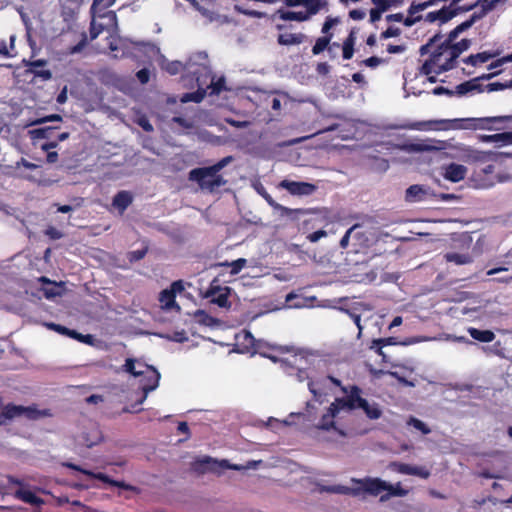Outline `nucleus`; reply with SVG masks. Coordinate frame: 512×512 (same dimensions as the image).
<instances>
[{
    "instance_id": "obj_41",
    "label": "nucleus",
    "mask_w": 512,
    "mask_h": 512,
    "mask_svg": "<svg viewBox=\"0 0 512 512\" xmlns=\"http://www.w3.org/2000/svg\"><path fill=\"white\" fill-rule=\"evenodd\" d=\"M221 266H227V267H231V271L230 273L232 275H236L238 274L246 265V259L244 258H239L237 260H234L232 261L231 263H228V262H224V263H221L220 264Z\"/></svg>"
},
{
    "instance_id": "obj_6",
    "label": "nucleus",
    "mask_w": 512,
    "mask_h": 512,
    "mask_svg": "<svg viewBox=\"0 0 512 512\" xmlns=\"http://www.w3.org/2000/svg\"><path fill=\"white\" fill-rule=\"evenodd\" d=\"M193 467L195 471H198L200 473H219L222 469H232L240 471L245 468L244 466L241 465L230 464L228 460L217 461L208 456L204 457L203 459L195 461Z\"/></svg>"
},
{
    "instance_id": "obj_39",
    "label": "nucleus",
    "mask_w": 512,
    "mask_h": 512,
    "mask_svg": "<svg viewBox=\"0 0 512 512\" xmlns=\"http://www.w3.org/2000/svg\"><path fill=\"white\" fill-rule=\"evenodd\" d=\"M162 68L168 72L170 75H177L182 70H184V65L181 61H167L165 65H162Z\"/></svg>"
},
{
    "instance_id": "obj_7",
    "label": "nucleus",
    "mask_w": 512,
    "mask_h": 512,
    "mask_svg": "<svg viewBox=\"0 0 512 512\" xmlns=\"http://www.w3.org/2000/svg\"><path fill=\"white\" fill-rule=\"evenodd\" d=\"M144 368L143 374L140 375L142 379L141 382V389L143 392L142 397L137 401L138 404H142L145 399L147 398V395L149 392L155 390L159 385L160 380V373L156 368L153 366L147 365V364H139Z\"/></svg>"
},
{
    "instance_id": "obj_28",
    "label": "nucleus",
    "mask_w": 512,
    "mask_h": 512,
    "mask_svg": "<svg viewBox=\"0 0 512 512\" xmlns=\"http://www.w3.org/2000/svg\"><path fill=\"white\" fill-rule=\"evenodd\" d=\"M303 6L306 8L303 13L308 21L313 15H316L327 6V0H304Z\"/></svg>"
},
{
    "instance_id": "obj_30",
    "label": "nucleus",
    "mask_w": 512,
    "mask_h": 512,
    "mask_svg": "<svg viewBox=\"0 0 512 512\" xmlns=\"http://www.w3.org/2000/svg\"><path fill=\"white\" fill-rule=\"evenodd\" d=\"M469 335L479 342L489 343L495 339V334L491 330H480L474 327L468 328Z\"/></svg>"
},
{
    "instance_id": "obj_17",
    "label": "nucleus",
    "mask_w": 512,
    "mask_h": 512,
    "mask_svg": "<svg viewBox=\"0 0 512 512\" xmlns=\"http://www.w3.org/2000/svg\"><path fill=\"white\" fill-rule=\"evenodd\" d=\"M16 35L12 34L7 39H0V59H9L17 56Z\"/></svg>"
},
{
    "instance_id": "obj_64",
    "label": "nucleus",
    "mask_w": 512,
    "mask_h": 512,
    "mask_svg": "<svg viewBox=\"0 0 512 512\" xmlns=\"http://www.w3.org/2000/svg\"><path fill=\"white\" fill-rule=\"evenodd\" d=\"M511 61H512V56H508V55H507V56H505V57H502V58L497 59L496 61H494V62L490 63V64L488 65V69H489V70L495 69V68H497V67H499V66L503 65L504 63H506V62H511Z\"/></svg>"
},
{
    "instance_id": "obj_26",
    "label": "nucleus",
    "mask_w": 512,
    "mask_h": 512,
    "mask_svg": "<svg viewBox=\"0 0 512 512\" xmlns=\"http://www.w3.org/2000/svg\"><path fill=\"white\" fill-rule=\"evenodd\" d=\"M273 18H278L282 21H296V22L307 21L303 11H290V10H285L283 8L278 9L274 13Z\"/></svg>"
},
{
    "instance_id": "obj_21",
    "label": "nucleus",
    "mask_w": 512,
    "mask_h": 512,
    "mask_svg": "<svg viewBox=\"0 0 512 512\" xmlns=\"http://www.w3.org/2000/svg\"><path fill=\"white\" fill-rule=\"evenodd\" d=\"M306 40V35L299 33H280L277 36V43L281 46L300 45Z\"/></svg>"
},
{
    "instance_id": "obj_12",
    "label": "nucleus",
    "mask_w": 512,
    "mask_h": 512,
    "mask_svg": "<svg viewBox=\"0 0 512 512\" xmlns=\"http://www.w3.org/2000/svg\"><path fill=\"white\" fill-rule=\"evenodd\" d=\"M189 180L197 182L201 189H205L210 192H213L216 188L222 187L227 183V180H225L219 173H216L214 176L206 175L204 178L198 180L192 175V170L189 172Z\"/></svg>"
},
{
    "instance_id": "obj_45",
    "label": "nucleus",
    "mask_w": 512,
    "mask_h": 512,
    "mask_svg": "<svg viewBox=\"0 0 512 512\" xmlns=\"http://www.w3.org/2000/svg\"><path fill=\"white\" fill-rule=\"evenodd\" d=\"M308 388H309V391L313 394L314 396V399L318 402H322L323 401V397L326 396V393L323 392L319 387H318V383L317 382H314V381H310L308 383Z\"/></svg>"
},
{
    "instance_id": "obj_40",
    "label": "nucleus",
    "mask_w": 512,
    "mask_h": 512,
    "mask_svg": "<svg viewBox=\"0 0 512 512\" xmlns=\"http://www.w3.org/2000/svg\"><path fill=\"white\" fill-rule=\"evenodd\" d=\"M137 360L133 358H127L125 364L123 365V370L134 377H140L143 374V370H137L136 367Z\"/></svg>"
},
{
    "instance_id": "obj_52",
    "label": "nucleus",
    "mask_w": 512,
    "mask_h": 512,
    "mask_svg": "<svg viewBox=\"0 0 512 512\" xmlns=\"http://www.w3.org/2000/svg\"><path fill=\"white\" fill-rule=\"evenodd\" d=\"M430 471L422 466H413L411 475L418 476L423 479H427L430 476Z\"/></svg>"
},
{
    "instance_id": "obj_51",
    "label": "nucleus",
    "mask_w": 512,
    "mask_h": 512,
    "mask_svg": "<svg viewBox=\"0 0 512 512\" xmlns=\"http://www.w3.org/2000/svg\"><path fill=\"white\" fill-rule=\"evenodd\" d=\"M484 88H485V91H487V92H494V91L504 90L506 88H509V86H508V82H504V83L493 82V83L484 85Z\"/></svg>"
},
{
    "instance_id": "obj_8",
    "label": "nucleus",
    "mask_w": 512,
    "mask_h": 512,
    "mask_svg": "<svg viewBox=\"0 0 512 512\" xmlns=\"http://www.w3.org/2000/svg\"><path fill=\"white\" fill-rule=\"evenodd\" d=\"M183 290L184 284L182 280L174 281L169 288L162 290L158 298L161 308L164 310L175 309L180 311V305L176 302V294L181 293Z\"/></svg>"
},
{
    "instance_id": "obj_15",
    "label": "nucleus",
    "mask_w": 512,
    "mask_h": 512,
    "mask_svg": "<svg viewBox=\"0 0 512 512\" xmlns=\"http://www.w3.org/2000/svg\"><path fill=\"white\" fill-rule=\"evenodd\" d=\"M456 17L455 11L452 10L451 5L444 6L437 11H431L424 17V21L428 23L439 22L440 25L449 22L451 19Z\"/></svg>"
},
{
    "instance_id": "obj_62",
    "label": "nucleus",
    "mask_w": 512,
    "mask_h": 512,
    "mask_svg": "<svg viewBox=\"0 0 512 512\" xmlns=\"http://www.w3.org/2000/svg\"><path fill=\"white\" fill-rule=\"evenodd\" d=\"M372 3L376 6V9H379L383 12L388 10L391 7V0H371Z\"/></svg>"
},
{
    "instance_id": "obj_4",
    "label": "nucleus",
    "mask_w": 512,
    "mask_h": 512,
    "mask_svg": "<svg viewBox=\"0 0 512 512\" xmlns=\"http://www.w3.org/2000/svg\"><path fill=\"white\" fill-rule=\"evenodd\" d=\"M512 120V116L463 118L449 120V128L452 129H472V130H493L494 124L503 123Z\"/></svg>"
},
{
    "instance_id": "obj_13",
    "label": "nucleus",
    "mask_w": 512,
    "mask_h": 512,
    "mask_svg": "<svg viewBox=\"0 0 512 512\" xmlns=\"http://www.w3.org/2000/svg\"><path fill=\"white\" fill-rule=\"evenodd\" d=\"M472 44V41L470 39H462L459 42L451 41L450 43H447V37L444 39V46L443 48H448V54L449 59L446 64H452L453 61L457 60L460 55L467 51Z\"/></svg>"
},
{
    "instance_id": "obj_11",
    "label": "nucleus",
    "mask_w": 512,
    "mask_h": 512,
    "mask_svg": "<svg viewBox=\"0 0 512 512\" xmlns=\"http://www.w3.org/2000/svg\"><path fill=\"white\" fill-rule=\"evenodd\" d=\"M280 187L286 189L290 194L298 196L311 195L317 189L314 184L287 179L280 182Z\"/></svg>"
},
{
    "instance_id": "obj_19",
    "label": "nucleus",
    "mask_w": 512,
    "mask_h": 512,
    "mask_svg": "<svg viewBox=\"0 0 512 512\" xmlns=\"http://www.w3.org/2000/svg\"><path fill=\"white\" fill-rule=\"evenodd\" d=\"M46 327H48L49 329L53 330V331H56L62 335H67V336H70L71 338L73 339H77L81 342H84V343H90L91 342V335H82L80 333H78L76 330H71L65 326H62L60 324H56V323H46L45 324Z\"/></svg>"
},
{
    "instance_id": "obj_42",
    "label": "nucleus",
    "mask_w": 512,
    "mask_h": 512,
    "mask_svg": "<svg viewBox=\"0 0 512 512\" xmlns=\"http://www.w3.org/2000/svg\"><path fill=\"white\" fill-rule=\"evenodd\" d=\"M433 6V2L427 0L421 3H415L413 2L410 7L408 8V14L409 15H415L418 12L424 11L428 7Z\"/></svg>"
},
{
    "instance_id": "obj_35",
    "label": "nucleus",
    "mask_w": 512,
    "mask_h": 512,
    "mask_svg": "<svg viewBox=\"0 0 512 512\" xmlns=\"http://www.w3.org/2000/svg\"><path fill=\"white\" fill-rule=\"evenodd\" d=\"M445 259L448 262H453L457 265L468 264L472 261L471 256L468 254H460V253H447L445 255Z\"/></svg>"
},
{
    "instance_id": "obj_61",
    "label": "nucleus",
    "mask_w": 512,
    "mask_h": 512,
    "mask_svg": "<svg viewBox=\"0 0 512 512\" xmlns=\"http://www.w3.org/2000/svg\"><path fill=\"white\" fill-rule=\"evenodd\" d=\"M327 236V232L323 229H320V230H317L313 233H310L308 236H307V239L312 242V243H315L317 241H319L321 238L323 237H326Z\"/></svg>"
},
{
    "instance_id": "obj_36",
    "label": "nucleus",
    "mask_w": 512,
    "mask_h": 512,
    "mask_svg": "<svg viewBox=\"0 0 512 512\" xmlns=\"http://www.w3.org/2000/svg\"><path fill=\"white\" fill-rule=\"evenodd\" d=\"M332 37H333V34H329V35L318 38L316 40L314 46L312 47V53L314 55H318V54L322 53L329 45Z\"/></svg>"
},
{
    "instance_id": "obj_46",
    "label": "nucleus",
    "mask_w": 512,
    "mask_h": 512,
    "mask_svg": "<svg viewBox=\"0 0 512 512\" xmlns=\"http://www.w3.org/2000/svg\"><path fill=\"white\" fill-rule=\"evenodd\" d=\"M339 22H340L339 18H333V17L328 16L326 18L325 22L323 23L321 32L324 34V36L332 34L330 32V30L332 29L333 26L337 25Z\"/></svg>"
},
{
    "instance_id": "obj_57",
    "label": "nucleus",
    "mask_w": 512,
    "mask_h": 512,
    "mask_svg": "<svg viewBox=\"0 0 512 512\" xmlns=\"http://www.w3.org/2000/svg\"><path fill=\"white\" fill-rule=\"evenodd\" d=\"M172 121L185 129H192L194 127V124L192 121H189L181 116L173 117Z\"/></svg>"
},
{
    "instance_id": "obj_22",
    "label": "nucleus",
    "mask_w": 512,
    "mask_h": 512,
    "mask_svg": "<svg viewBox=\"0 0 512 512\" xmlns=\"http://www.w3.org/2000/svg\"><path fill=\"white\" fill-rule=\"evenodd\" d=\"M387 489V482L379 478H368L363 482V490L373 496Z\"/></svg>"
},
{
    "instance_id": "obj_63",
    "label": "nucleus",
    "mask_w": 512,
    "mask_h": 512,
    "mask_svg": "<svg viewBox=\"0 0 512 512\" xmlns=\"http://www.w3.org/2000/svg\"><path fill=\"white\" fill-rule=\"evenodd\" d=\"M354 55V46L343 43L342 57L345 60H350Z\"/></svg>"
},
{
    "instance_id": "obj_58",
    "label": "nucleus",
    "mask_w": 512,
    "mask_h": 512,
    "mask_svg": "<svg viewBox=\"0 0 512 512\" xmlns=\"http://www.w3.org/2000/svg\"><path fill=\"white\" fill-rule=\"evenodd\" d=\"M383 62V59L377 57V56H371L365 60H363L361 63L367 67L370 68H376L378 65H380Z\"/></svg>"
},
{
    "instance_id": "obj_50",
    "label": "nucleus",
    "mask_w": 512,
    "mask_h": 512,
    "mask_svg": "<svg viewBox=\"0 0 512 512\" xmlns=\"http://www.w3.org/2000/svg\"><path fill=\"white\" fill-rule=\"evenodd\" d=\"M211 94L218 95L221 91L225 90V79L223 77L212 82L210 85Z\"/></svg>"
},
{
    "instance_id": "obj_24",
    "label": "nucleus",
    "mask_w": 512,
    "mask_h": 512,
    "mask_svg": "<svg viewBox=\"0 0 512 512\" xmlns=\"http://www.w3.org/2000/svg\"><path fill=\"white\" fill-rule=\"evenodd\" d=\"M478 20V18L474 15V13L469 17V19L465 20L464 22L457 25L454 29H452L448 35H447V43H450L451 41H455L458 36L471 28Z\"/></svg>"
},
{
    "instance_id": "obj_29",
    "label": "nucleus",
    "mask_w": 512,
    "mask_h": 512,
    "mask_svg": "<svg viewBox=\"0 0 512 512\" xmlns=\"http://www.w3.org/2000/svg\"><path fill=\"white\" fill-rule=\"evenodd\" d=\"M494 57V54H492L489 51H483L477 54H471L466 58H463L462 61L467 64L474 67L480 66L484 63H487L490 59Z\"/></svg>"
},
{
    "instance_id": "obj_20",
    "label": "nucleus",
    "mask_w": 512,
    "mask_h": 512,
    "mask_svg": "<svg viewBox=\"0 0 512 512\" xmlns=\"http://www.w3.org/2000/svg\"><path fill=\"white\" fill-rule=\"evenodd\" d=\"M63 466L67 467L69 469L75 470V471H79L85 475L91 476V477H93L97 480H100L103 483L109 484L111 486H113V482H115L114 479H112L105 473H102V472L94 473L92 471L86 470V469L82 468L81 466L71 463V462H65V463H63Z\"/></svg>"
},
{
    "instance_id": "obj_44",
    "label": "nucleus",
    "mask_w": 512,
    "mask_h": 512,
    "mask_svg": "<svg viewBox=\"0 0 512 512\" xmlns=\"http://www.w3.org/2000/svg\"><path fill=\"white\" fill-rule=\"evenodd\" d=\"M486 139L492 141H502L505 144H512V131L490 135L487 136Z\"/></svg>"
},
{
    "instance_id": "obj_5",
    "label": "nucleus",
    "mask_w": 512,
    "mask_h": 512,
    "mask_svg": "<svg viewBox=\"0 0 512 512\" xmlns=\"http://www.w3.org/2000/svg\"><path fill=\"white\" fill-rule=\"evenodd\" d=\"M48 415V413L43 410L37 409L35 406H23L16 405L13 403H8L3 406L0 413V423L6 420H12L15 418H25L28 420H37L41 417Z\"/></svg>"
},
{
    "instance_id": "obj_34",
    "label": "nucleus",
    "mask_w": 512,
    "mask_h": 512,
    "mask_svg": "<svg viewBox=\"0 0 512 512\" xmlns=\"http://www.w3.org/2000/svg\"><path fill=\"white\" fill-rule=\"evenodd\" d=\"M205 95H206V90L200 88L195 92H189V93L183 94V96L181 97V102L182 103H187V102L200 103L204 99Z\"/></svg>"
},
{
    "instance_id": "obj_32",
    "label": "nucleus",
    "mask_w": 512,
    "mask_h": 512,
    "mask_svg": "<svg viewBox=\"0 0 512 512\" xmlns=\"http://www.w3.org/2000/svg\"><path fill=\"white\" fill-rule=\"evenodd\" d=\"M426 194L425 190L421 185H411L406 190L405 198L410 202L422 201L424 199V195Z\"/></svg>"
},
{
    "instance_id": "obj_59",
    "label": "nucleus",
    "mask_w": 512,
    "mask_h": 512,
    "mask_svg": "<svg viewBox=\"0 0 512 512\" xmlns=\"http://www.w3.org/2000/svg\"><path fill=\"white\" fill-rule=\"evenodd\" d=\"M432 92L434 95H447L449 97L456 95L455 90H451L444 86H437L433 89Z\"/></svg>"
},
{
    "instance_id": "obj_25",
    "label": "nucleus",
    "mask_w": 512,
    "mask_h": 512,
    "mask_svg": "<svg viewBox=\"0 0 512 512\" xmlns=\"http://www.w3.org/2000/svg\"><path fill=\"white\" fill-rule=\"evenodd\" d=\"M58 127L46 126L36 129L29 130V136L32 140L46 139L47 141L55 139L56 131Z\"/></svg>"
},
{
    "instance_id": "obj_27",
    "label": "nucleus",
    "mask_w": 512,
    "mask_h": 512,
    "mask_svg": "<svg viewBox=\"0 0 512 512\" xmlns=\"http://www.w3.org/2000/svg\"><path fill=\"white\" fill-rule=\"evenodd\" d=\"M15 498L33 506H40L44 503L43 499L28 489H18L14 494Z\"/></svg>"
},
{
    "instance_id": "obj_31",
    "label": "nucleus",
    "mask_w": 512,
    "mask_h": 512,
    "mask_svg": "<svg viewBox=\"0 0 512 512\" xmlns=\"http://www.w3.org/2000/svg\"><path fill=\"white\" fill-rule=\"evenodd\" d=\"M385 491H387V494H384V495L380 496V501L381 502H385L388 499H390V497H393V496L404 497L409 492L407 489H404V488L401 487V483L400 482L396 483L395 485L387 483V489Z\"/></svg>"
},
{
    "instance_id": "obj_9",
    "label": "nucleus",
    "mask_w": 512,
    "mask_h": 512,
    "mask_svg": "<svg viewBox=\"0 0 512 512\" xmlns=\"http://www.w3.org/2000/svg\"><path fill=\"white\" fill-rule=\"evenodd\" d=\"M500 72L499 71H496V72H491V73H487V74H482L481 76H478V77H475V78H472L470 80H467L463 83H460L458 84L456 87H455V92H456V95L461 97V96H464L468 93H482L485 91V88H484V85L480 83V81H483V80H490L492 79L493 77H495L496 75H498Z\"/></svg>"
},
{
    "instance_id": "obj_3",
    "label": "nucleus",
    "mask_w": 512,
    "mask_h": 512,
    "mask_svg": "<svg viewBox=\"0 0 512 512\" xmlns=\"http://www.w3.org/2000/svg\"><path fill=\"white\" fill-rule=\"evenodd\" d=\"M444 40L440 41L435 49L431 52L429 58L424 61L419 69V73L422 75H429L435 73L439 75L443 72L450 71L457 66V60L453 61L452 64H446L449 59L448 48H443Z\"/></svg>"
},
{
    "instance_id": "obj_23",
    "label": "nucleus",
    "mask_w": 512,
    "mask_h": 512,
    "mask_svg": "<svg viewBox=\"0 0 512 512\" xmlns=\"http://www.w3.org/2000/svg\"><path fill=\"white\" fill-rule=\"evenodd\" d=\"M133 197L128 191H119L112 200V205L118 209L120 214H123L124 211L132 204Z\"/></svg>"
},
{
    "instance_id": "obj_43",
    "label": "nucleus",
    "mask_w": 512,
    "mask_h": 512,
    "mask_svg": "<svg viewBox=\"0 0 512 512\" xmlns=\"http://www.w3.org/2000/svg\"><path fill=\"white\" fill-rule=\"evenodd\" d=\"M390 467L400 473V474H405V475H411V471H412V468L413 466L410 465V464H406V463H401V462H392L390 464Z\"/></svg>"
},
{
    "instance_id": "obj_54",
    "label": "nucleus",
    "mask_w": 512,
    "mask_h": 512,
    "mask_svg": "<svg viewBox=\"0 0 512 512\" xmlns=\"http://www.w3.org/2000/svg\"><path fill=\"white\" fill-rule=\"evenodd\" d=\"M477 6L478 5L476 2L469 4V5H458V4L456 6L451 5L452 10L455 11V13H456V16L461 13L471 11V10L475 9Z\"/></svg>"
},
{
    "instance_id": "obj_48",
    "label": "nucleus",
    "mask_w": 512,
    "mask_h": 512,
    "mask_svg": "<svg viewBox=\"0 0 512 512\" xmlns=\"http://www.w3.org/2000/svg\"><path fill=\"white\" fill-rule=\"evenodd\" d=\"M147 251V248L130 251L128 253V260L130 262L140 261L146 256Z\"/></svg>"
},
{
    "instance_id": "obj_56",
    "label": "nucleus",
    "mask_w": 512,
    "mask_h": 512,
    "mask_svg": "<svg viewBox=\"0 0 512 512\" xmlns=\"http://www.w3.org/2000/svg\"><path fill=\"white\" fill-rule=\"evenodd\" d=\"M45 235L52 240H58L63 237V233L53 226L47 227L45 230Z\"/></svg>"
},
{
    "instance_id": "obj_60",
    "label": "nucleus",
    "mask_w": 512,
    "mask_h": 512,
    "mask_svg": "<svg viewBox=\"0 0 512 512\" xmlns=\"http://www.w3.org/2000/svg\"><path fill=\"white\" fill-rule=\"evenodd\" d=\"M136 77L141 84H146L150 79V71L147 68L140 69L136 73Z\"/></svg>"
},
{
    "instance_id": "obj_47",
    "label": "nucleus",
    "mask_w": 512,
    "mask_h": 512,
    "mask_svg": "<svg viewBox=\"0 0 512 512\" xmlns=\"http://www.w3.org/2000/svg\"><path fill=\"white\" fill-rule=\"evenodd\" d=\"M409 424L412 425L415 429L421 431L423 434H429L431 429L421 420L411 417L409 420Z\"/></svg>"
},
{
    "instance_id": "obj_49",
    "label": "nucleus",
    "mask_w": 512,
    "mask_h": 512,
    "mask_svg": "<svg viewBox=\"0 0 512 512\" xmlns=\"http://www.w3.org/2000/svg\"><path fill=\"white\" fill-rule=\"evenodd\" d=\"M20 167H24V168L29 169V170H35L39 166L37 164H34V163H31V162L27 161L25 158H21L19 161H17L15 163L14 166H10L9 168L17 170Z\"/></svg>"
},
{
    "instance_id": "obj_33",
    "label": "nucleus",
    "mask_w": 512,
    "mask_h": 512,
    "mask_svg": "<svg viewBox=\"0 0 512 512\" xmlns=\"http://www.w3.org/2000/svg\"><path fill=\"white\" fill-rule=\"evenodd\" d=\"M442 37L443 36H442L441 33H436L435 35H433L431 38H429L427 43H425L424 45H422L419 48V54L421 56H424V55H427V54H431V52L435 49V47L441 41Z\"/></svg>"
},
{
    "instance_id": "obj_14",
    "label": "nucleus",
    "mask_w": 512,
    "mask_h": 512,
    "mask_svg": "<svg viewBox=\"0 0 512 512\" xmlns=\"http://www.w3.org/2000/svg\"><path fill=\"white\" fill-rule=\"evenodd\" d=\"M232 160V156H226L212 166L192 169V175L194 176V178H197L198 180L204 178V176L206 175L214 176L216 173H219Z\"/></svg>"
},
{
    "instance_id": "obj_55",
    "label": "nucleus",
    "mask_w": 512,
    "mask_h": 512,
    "mask_svg": "<svg viewBox=\"0 0 512 512\" xmlns=\"http://www.w3.org/2000/svg\"><path fill=\"white\" fill-rule=\"evenodd\" d=\"M401 33L400 29L397 27H388L385 31H383L380 35L381 39H388L391 37H397Z\"/></svg>"
},
{
    "instance_id": "obj_53",
    "label": "nucleus",
    "mask_w": 512,
    "mask_h": 512,
    "mask_svg": "<svg viewBox=\"0 0 512 512\" xmlns=\"http://www.w3.org/2000/svg\"><path fill=\"white\" fill-rule=\"evenodd\" d=\"M225 122L235 128H238V129H242V128H247L251 125V122L250 121H239V120H235L233 118H230V117H227L224 119Z\"/></svg>"
},
{
    "instance_id": "obj_2",
    "label": "nucleus",
    "mask_w": 512,
    "mask_h": 512,
    "mask_svg": "<svg viewBox=\"0 0 512 512\" xmlns=\"http://www.w3.org/2000/svg\"><path fill=\"white\" fill-rule=\"evenodd\" d=\"M471 179L477 188L487 189L497 183H503L509 180L510 176L502 173V171H500V164L495 161L476 165Z\"/></svg>"
},
{
    "instance_id": "obj_37",
    "label": "nucleus",
    "mask_w": 512,
    "mask_h": 512,
    "mask_svg": "<svg viewBox=\"0 0 512 512\" xmlns=\"http://www.w3.org/2000/svg\"><path fill=\"white\" fill-rule=\"evenodd\" d=\"M115 2L116 0H93L91 11L94 14L98 13V15L101 17L103 16L101 12L114 5Z\"/></svg>"
},
{
    "instance_id": "obj_10",
    "label": "nucleus",
    "mask_w": 512,
    "mask_h": 512,
    "mask_svg": "<svg viewBox=\"0 0 512 512\" xmlns=\"http://www.w3.org/2000/svg\"><path fill=\"white\" fill-rule=\"evenodd\" d=\"M24 67H27L26 72L34 75L36 78H40L43 81H48L52 78V72L48 69H39L47 66L48 61L46 59L37 60H22Z\"/></svg>"
},
{
    "instance_id": "obj_38",
    "label": "nucleus",
    "mask_w": 512,
    "mask_h": 512,
    "mask_svg": "<svg viewBox=\"0 0 512 512\" xmlns=\"http://www.w3.org/2000/svg\"><path fill=\"white\" fill-rule=\"evenodd\" d=\"M478 6H480V9L474 12V15L478 18V20L483 19L491 11L496 9L491 0L482 1Z\"/></svg>"
},
{
    "instance_id": "obj_16",
    "label": "nucleus",
    "mask_w": 512,
    "mask_h": 512,
    "mask_svg": "<svg viewBox=\"0 0 512 512\" xmlns=\"http://www.w3.org/2000/svg\"><path fill=\"white\" fill-rule=\"evenodd\" d=\"M443 176L451 182H459L466 177L467 168L462 164L450 163L443 167Z\"/></svg>"
},
{
    "instance_id": "obj_1",
    "label": "nucleus",
    "mask_w": 512,
    "mask_h": 512,
    "mask_svg": "<svg viewBox=\"0 0 512 512\" xmlns=\"http://www.w3.org/2000/svg\"><path fill=\"white\" fill-rule=\"evenodd\" d=\"M362 389L357 385L350 386V392L344 397L336 398L328 407L327 412L322 415L317 427L321 430L329 431L335 428L334 418L340 411L363 410L366 417L371 420H377L382 416V410L377 403L370 404L361 396Z\"/></svg>"
},
{
    "instance_id": "obj_18",
    "label": "nucleus",
    "mask_w": 512,
    "mask_h": 512,
    "mask_svg": "<svg viewBox=\"0 0 512 512\" xmlns=\"http://www.w3.org/2000/svg\"><path fill=\"white\" fill-rule=\"evenodd\" d=\"M228 287H213L211 286L207 292V296L211 297V302L217 304L219 307H226L228 305Z\"/></svg>"
}]
</instances>
